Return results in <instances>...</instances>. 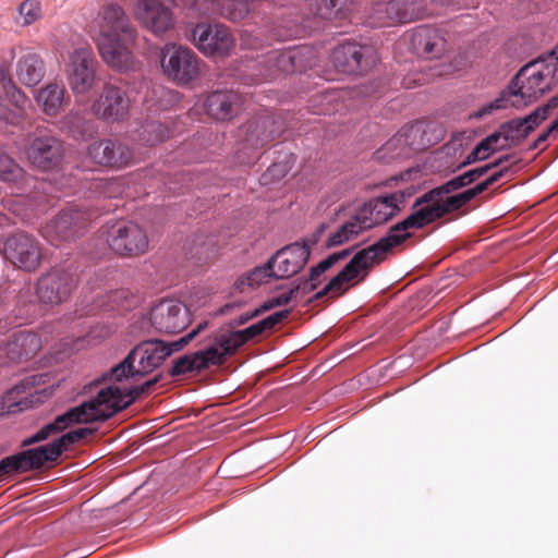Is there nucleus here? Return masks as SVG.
<instances>
[{"label":"nucleus","instance_id":"bb28decb","mask_svg":"<svg viewBox=\"0 0 558 558\" xmlns=\"http://www.w3.org/2000/svg\"><path fill=\"white\" fill-rule=\"evenodd\" d=\"M40 348V339L35 332L20 330L8 342L7 354L11 361L22 362L32 359Z\"/></svg>","mask_w":558,"mask_h":558},{"label":"nucleus","instance_id":"3c124183","mask_svg":"<svg viewBox=\"0 0 558 558\" xmlns=\"http://www.w3.org/2000/svg\"><path fill=\"white\" fill-rule=\"evenodd\" d=\"M524 124L529 128L531 133H533L544 121H546L549 116L545 111V108L538 106L534 110H532L529 114L521 117Z\"/></svg>","mask_w":558,"mask_h":558},{"label":"nucleus","instance_id":"c9c22d12","mask_svg":"<svg viewBox=\"0 0 558 558\" xmlns=\"http://www.w3.org/2000/svg\"><path fill=\"white\" fill-rule=\"evenodd\" d=\"M353 0H316L317 14L323 19H343L351 11Z\"/></svg>","mask_w":558,"mask_h":558},{"label":"nucleus","instance_id":"864d4df0","mask_svg":"<svg viewBox=\"0 0 558 558\" xmlns=\"http://www.w3.org/2000/svg\"><path fill=\"white\" fill-rule=\"evenodd\" d=\"M361 246V243H356L350 247H347L344 250L333 252L329 254L326 258L322 259L320 262L324 264V266L329 270L332 268L340 260H343L348 258L352 253H356L357 247Z\"/></svg>","mask_w":558,"mask_h":558},{"label":"nucleus","instance_id":"e433bc0d","mask_svg":"<svg viewBox=\"0 0 558 558\" xmlns=\"http://www.w3.org/2000/svg\"><path fill=\"white\" fill-rule=\"evenodd\" d=\"M481 193L476 185L469 187L462 192L450 194L445 197V203L438 206L439 213L447 211V216L459 211L465 207L471 201H473Z\"/></svg>","mask_w":558,"mask_h":558},{"label":"nucleus","instance_id":"6e6d98bb","mask_svg":"<svg viewBox=\"0 0 558 558\" xmlns=\"http://www.w3.org/2000/svg\"><path fill=\"white\" fill-rule=\"evenodd\" d=\"M421 172L420 166L409 168L404 171H401L400 173L390 177L388 180L381 183V185L385 186H396L400 182L411 181L417 178L418 173Z\"/></svg>","mask_w":558,"mask_h":558},{"label":"nucleus","instance_id":"b1692460","mask_svg":"<svg viewBox=\"0 0 558 558\" xmlns=\"http://www.w3.org/2000/svg\"><path fill=\"white\" fill-rule=\"evenodd\" d=\"M239 349V344L233 340L231 331H229L228 333L215 336L214 344L203 350H197L196 353H201V365L207 371L210 366L222 365L227 359L234 355Z\"/></svg>","mask_w":558,"mask_h":558},{"label":"nucleus","instance_id":"cd10ccee","mask_svg":"<svg viewBox=\"0 0 558 558\" xmlns=\"http://www.w3.org/2000/svg\"><path fill=\"white\" fill-rule=\"evenodd\" d=\"M372 229V225H365V217L352 216L350 220L342 223L333 233H330L325 241L323 248L331 250L341 246Z\"/></svg>","mask_w":558,"mask_h":558},{"label":"nucleus","instance_id":"c85d7f7f","mask_svg":"<svg viewBox=\"0 0 558 558\" xmlns=\"http://www.w3.org/2000/svg\"><path fill=\"white\" fill-rule=\"evenodd\" d=\"M19 81L29 87L37 85L45 75V65L41 58L36 53L23 56L16 66Z\"/></svg>","mask_w":558,"mask_h":558},{"label":"nucleus","instance_id":"39448f33","mask_svg":"<svg viewBox=\"0 0 558 558\" xmlns=\"http://www.w3.org/2000/svg\"><path fill=\"white\" fill-rule=\"evenodd\" d=\"M65 151V143L50 133L29 134L24 144L27 161L33 168L43 172L59 169Z\"/></svg>","mask_w":558,"mask_h":558},{"label":"nucleus","instance_id":"f3484780","mask_svg":"<svg viewBox=\"0 0 558 558\" xmlns=\"http://www.w3.org/2000/svg\"><path fill=\"white\" fill-rule=\"evenodd\" d=\"M63 452L53 438L49 444L21 450L15 453L22 473L49 470L60 463Z\"/></svg>","mask_w":558,"mask_h":558},{"label":"nucleus","instance_id":"aec40b11","mask_svg":"<svg viewBox=\"0 0 558 558\" xmlns=\"http://www.w3.org/2000/svg\"><path fill=\"white\" fill-rule=\"evenodd\" d=\"M446 39L441 31L432 25L416 27L411 37V45L418 57L433 60L442 56Z\"/></svg>","mask_w":558,"mask_h":558},{"label":"nucleus","instance_id":"c03bdc74","mask_svg":"<svg viewBox=\"0 0 558 558\" xmlns=\"http://www.w3.org/2000/svg\"><path fill=\"white\" fill-rule=\"evenodd\" d=\"M408 146L409 142L407 134L398 133L391 137L383 148L377 151V154L380 151L391 153V158H397L405 155L404 149Z\"/></svg>","mask_w":558,"mask_h":558},{"label":"nucleus","instance_id":"a19ab883","mask_svg":"<svg viewBox=\"0 0 558 558\" xmlns=\"http://www.w3.org/2000/svg\"><path fill=\"white\" fill-rule=\"evenodd\" d=\"M97 429L92 427H80L76 429L69 430L56 437L62 452L69 450L71 446H74L87 436L93 435Z\"/></svg>","mask_w":558,"mask_h":558},{"label":"nucleus","instance_id":"7ed1b4c3","mask_svg":"<svg viewBox=\"0 0 558 558\" xmlns=\"http://www.w3.org/2000/svg\"><path fill=\"white\" fill-rule=\"evenodd\" d=\"M384 257L371 244L364 248L357 250L344 267L333 276L328 283L312 298L306 304H312L332 294V296L343 295L351 287L363 282L371 271L384 262Z\"/></svg>","mask_w":558,"mask_h":558},{"label":"nucleus","instance_id":"4468645a","mask_svg":"<svg viewBox=\"0 0 558 558\" xmlns=\"http://www.w3.org/2000/svg\"><path fill=\"white\" fill-rule=\"evenodd\" d=\"M130 99L126 93L111 84H106L90 110L98 118L109 123L124 120L129 113Z\"/></svg>","mask_w":558,"mask_h":558},{"label":"nucleus","instance_id":"a211bd4d","mask_svg":"<svg viewBox=\"0 0 558 558\" xmlns=\"http://www.w3.org/2000/svg\"><path fill=\"white\" fill-rule=\"evenodd\" d=\"M135 17L156 35H162L174 26V16L168 5L159 0H137Z\"/></svg>","mask_w":558,"mask_h":558},{"label":"nucleus","instance_id":"338daca9","mask_svg":"<svg viewBox=\"0 0 558 558\" xmlns=\"http://www.w3.org/2000/svg\"><path fill=\"white\" fill-rule=\"evenodd\" d=\"M246 279L250 280L248 287L255 288L259 287L264 283H267L270 278H268V275L259 267L256 266L250 271L246 272Z\"/></svg>","mask_w":558,"mask_h":558},{"label":"nucleus","instance_id":"2f4dec72","mask_svg":"<svg viewBox=\"0 0 558 558\" xmlns=\"http://www.w3.org/2000/svg\"><path fill=\"white\" fill-rule=\"evenodd\" d=\"M36 100L46 114L54 116L63 104L64 88L50 83L38 92Z\"/></svg>","mask_w":558,"mask_h":558},{"label":"nucleus","instance_id":"49530a36","mask_svg":"<svg viewBox=\"0 0 558 558\" xmlns=\"http://www.w3.org/2000/svg\"><path fill=\"white\" fill-rule=\"evenodd\" d=\"M105 392V399H107V403H105V408L112 409L120 407L121 412L128 409L129 407H124L126 399L122 392V388L117 385H109L102 388Z\"/></svg>","mask_w":558,"mask_h":558},{"label":"nucleus","instance_id":"f03ea898","mask_svg":"<svg viewBox=\"0 0 558 558\" xmlns=\"http://www.w3.org/2000/svg\"><path fill=\"white\" fill-rule=\"evenodd\" d=\"M446 194L441 185L435 186L418 196L404 219L396 222L372 245L384 257L393 253L413 236L411 230H421L447 217V211L439 213L438 206L445 203Z\"/></svg>","mask_w":558,"mask_h":558},{"label":"nucleus","instance_id":"9d476101","mask_svg":"<svg viewBox=\"0 0 558 558\" xmlns=\"http://www.w3.org/2000/svg\"><path fill=\"white\" fill-rule=\"evenodd\" d=\"M149 322L161 333H180L191 324L190 310L178 300L165 299L153 306Z\"/></svg>","mask_w":558,"mask_h":558},{"label":"nucleus","instance_id":"69168bd1","mask_svg":"<svg viewBox=\"0 0 558 558\" xmlns=\"http://www.w3.org/2000/svg\"><path fill=\"white\" fill-rule=\"evenodd\" d=\"M279 251L277 250L267 260L265 264L260 265L259 267L268 275V278L272 280H282L287 279L286 277H281L282 272L279 270H275V265L280 262Z\"/></svg>","mask_w":558,"mask_h":558},{"label":"nucleus","instance_id":"4c0bfd02","mask_svg":"<svg viewBox=\"0 0 558 558\" xmlns=\"http://www.w3.org/2000/svg\"><path fill=\"white\" fill-rule=\"evenodd\" d=\"M286 305H288V304L286 302V298L283 296V294L268 299L267 301H265L263 304H260L254 311L242 314L238 318H234V319H231L230 322H228L227 327L229 329H234L238 326L245 325L251 319L259 317L260 315H263L264 313H266L272 308L281 307V306H286Z\"/></svg>","mask_w":558,"mask_h":558},{"label":"nucleus","instance_id":"6e6552de","mask_svg":"<svg viewBox=\"0 0 558 558\" xmlns=\"http://www.w3.org/2000/svg\"><path fill=\"white\" fill-rule=\"evenodd\" d=\"M0 252L12 266L26 272L35 271L41 262L38 242L25 232L8 236Z\"/></svg>","mask_w":558,"mask_h":558},{"label":"nucleus","instance_id":"2eb2a0df","mask_svg":"<svg viewBox=\"0 0 558 558\" xmlns=\"http://www.w3.org/2000/svg\"><path fill=\"white\" fill-rule=\"evenodd\" d=\"M96 61L87 48L75 49L69 57L66 65L68 82L75 94L88 92L96 78Z\"/></svg>","mask_w":558,"mask_h":558},{"label":"nucleus","instance_id":"4d7b16f0","mask_svg":"<svg viewBox=\"0 0 558 558\" xmlns=\"http://www.w3.org/2000/svg\"><path fill=\"white\" fill-rule=\"evenodd\" d=\"M374 198L375 202H377V204L384 210H388V213H393V218L397 217L402 210V207L398 204L395 192L385 195H379Z\"/></svg>","mask_w":558,"mask_h":558},{"label":"nucleus","instance_id":"37998d69","mask_svg":"<svg viewBox=\"0 0 558 558\" xmlns=\"http://www.w3.org/2000/svg\"><path fill=\"white\" fill-rule=\"evenodd\" d=\"M24 119V108H9L7 105L0 101V121H3L12 126H21L23 129Z\"/></svg>","mask_w":558,"mask_h":558},{"label":"nucleus","instance_id":"f257e3e1","mask_svg":"<svg viewBox=\"0 0 558 558\" xmlns=\"http://www.w3.org/2000/svg\"><path fill=\"white\" fill-rule=\"evenodd\" d=\"M97 48L102 61L112 70L126 73L134 69V49L138 34L122 7L109 3L100 13Z\"/></svg>","mask_w":558,"mask_h":558},{"label":"nucleus","instance_id":"1a4fd4ad","mask_svg":"<svg viewBox=\"0 0 558 558\" xmlns=\"http://www.w3.org/2000/svg\"><path fill=\"white\" fill-rule=\"evenodd\" d=\"M100 216L101 208L98 205H80L60 211L52 220L51 228L59 239L73 241Z\"/></svg>","mask_w":558,"mask_h":558},{"label":"nucleus","instance_id":"72a5a7b5","mask_svg":"<svg viewBox=\"0 0 558 558\" xmlns=\"http://www.w3.org/2000/svg\"><path fill=\"white\" fill-rule=\"evenodd\" d=\"M354 216H359V218L365 217V225H372V228L393 219V213L384 210L377 202H375V198H371L359 206Z\"/></svg>","mask_w":558,"mask_h":558},{"label":"nucleus","instance_id":"ea45409f","mask_svg":"<svg viewBox=\"0 0 558 558\" xmlns=\"http://www.w3.org/2000/svg\"><path fill=\"white\" fill-rule=\"evenodd\" d=\"M545 70L547 71V76L549 77L548 83L545 86L538 88L536 92H529L527 104L537 102L544 96L553 92L558 85V57L553 64H545Z\"/></svg>","mask_w":558,"mask_h":558},{"label":"nucleus","instance_id":"bf43d9fd","mask_svg":"<svg viewBox=\"0 0 558 558\" xmlns=\"http://www.w3.org/2000/svg\"><path fill=\"white\" fill-rule=\"evenodd\" d=\"M107 402L105 392L100 389L95 397L82 402L80 407L83 409L86 416H90L92 413H95L99 408L105 407Z\"/></svg>","mask_w":558,"mask_h":558},{"label":"nucleus","instance_id":"de8ad7c7","mask_svg":"<svg viewBox=\"0 0 558 558\" xmlns=\"http://www.w3.org/2000/svg\"><path fill=\"white\" fill-rule=\"evenodd\" d=\"M52 395V387L50 388H44L41 390H36L35 392L28 393L26 397L21 398L20 400L15 401L14 404L19 408V410H26L29 408H33L36 404L41 403V399H39V396H44L45 398H49Z\"/></svg>","mask_w":558,"mask_h":558},{"label":"nucleus","instance_id":"5701e85b","mask_svg":"<svg viewBox=\"0 0 558 558\" xmlns=\"http://www.w3.org/2000/svg\"><path fill=\"white\" fill-rule=\"evenodd\" d=\"M376 12L390 21L404 24L422 19L425 9L418 0H389L379 2Z\"/></svg>","mask_w":558,"mask_h":558},{"label":"nucleus","instance_id":"f8f14e48","mask_svg":"<svg viewBox=\"0 0 558 558\" xmlns=\"http://www.w3.org/2000/svg\"><path fill=\"white\" fill-rule=\"evenodd\" d=\"M75 289L73 274L61 268H53L39 277L36 295L40 303L56 306L69 300Z\"/></svg>","mask_w":558,"mask_h":558},{"label":"nucleus","instance_id":"052dcab7","mask_svg":"<svg viewBox=\"0 0 558 558\" xmlns=\"http://www.w3.org/2000/svg\"><path fill=\"white\" fill-rule=\"evenodd\" d=\"M541 68L535 71V74H529L526 76V82L524 93H532L533 90L536 92L539 87V84L547 77V71L545 70L544 64H539Z\"/></svg>","mask_w":558,"mask_h":558},{"label":"nucleus","instance_id":"9b49d317","mask_svg":"<svg viewBox=\"0 0 558 558\" xmlns=\"http://www.w3.org/2000/svg\"><path fill=\"white\" fill-rule=\"evenodd\" d=\"M107 243L120 256H134L144 253L148 239L144 230L136 223L119 221L108 229Z\"/></svg>","mask_w":558,"mask_h":558},{"label":"nucleus","instance_id":"0eeeda50","mask_svg":"<svg viewBox=\"0 0 558 558\" xmlns=\"http://www.w3.org/2000/svg\"><path fill=\"white\" fill-rule=\"evenodd\" d=\"M330 58L337 71L353 75L367 72L378 61L377 52L373 46L354 41L335 47Z\"/></svg>","mask_w":558,"mask_h":558},{"label":"nucleus","instance_id":"09e8293b","mask_svg":"<svg viewBox=\"0 0 558 558\" xmlns=\"http://www.w3.org/2000/svg\"><path fill=\"white\" fill-rule=\"evenodd\" d=\"M19 13L24 17V24L29 25L40 16V4L37 0H25L19 7Z\"/></svg>","mask_w":558,"mask_h":558},{"label":"nucleus","instance_id":"0e129e2a","mask_svg":"<svg viewBox=\"0 0 558 558\" xmlns=\"http://www.w3.org/2000/svg\"><path fill=\"white\" fill-rule=\"evenodd\" d=\"M512 169V166H506L504 168H501L500 170L492 173L489 177H487L485 180L476 183V187L477 190L480 191V193L482 194L483 192H485L489 186L494 185L495 183H497L501 178H504L505 175H507Z\"/></svg>","mask_w":558,"mask_h":558},{"label":"nucleus","instance_id":"13d9d810","mask_svg":"<svg viewBox=\"0 0 558 558\" xmlns=\"http://www.w3.org/2000/svg\"><path fill=\"white\" fill-rule=\"evenodd\" d=\"M227 10L226 17L233 22L243 20L250 12L248 3L244 0L232 2Z\"/></svg>","mask_w":558,"mask_h":558},{"label":"nucleus","instance_id":"79ce46f5","mask_svg":"<svg viewBox=\"0 0 558 558\" xmlns=\"http://www.w3.org/2000/svg\"><path fill=\"white\" fill-rule=\"evenodd\" d=\"M318 288V284L315 282H311L307 277L301 276L293 280L290 284V289L282 293L286 298L287 304H289L292 300L296 299L299 295H306Z\"/></svg>","mask_w":558,"mask_h":558},{"label":"nucleus","instance_id":"20e7f679","mask_svg":"<svg viewBox=\"0 0 558 558\" xmlns=\"http://www.w3.org/2000/svg\"><path fill=\"white\" fill-rule=\"evenodd\" d=\"M187 37L204 56L214 60L229 57L235 46L231 29L221 23H197Z\"/></svg>","mask_w":558,"mask_h":558},{"label":"nucleus","instance_id":"e2e57ef3","mask_svg":"<svg viewBox=\"0 0 558 558\" xmlns=\"http://www.w3.org/2000/svg\"><path fill=\"white\" fill-rule=\"evenodd\" d=\"M14 474H22L15 453L0 460V477Z\"/></svg>","mask_w":558,"mask_h":558},{"label":"nucleus","instance_id":"6ab92c4d","mask_svg":"<svg viewBox=\"0 0 558 558\" xmlns=\"http://www.w3.org/2000/svg\"><path fill=\"white\" fill-rule=\"evenodd\" d=\"M143 378L160 367L171 356L167 341L159 338L146 339L131 349Z\"/></svg>","mask_w":558,"mask_h":558},{"label":"nucleus","instance_id":"423d86ee","mask_svg":"<svg viewBox=\"0 0 558 558\" xmlns=\"http://www.w3.org/2000/svg\"><path fill=\"white\" fill-rule=\"evenodd\" d=\"M163 74L180 86L191 84L199 75V61L195 52L182 45L167 44L160 52Z\"/></svg>","mask_w":558,"mask_h":558},{"label":"nucleus","instance_id":"774afa93","mask_svg":"<svg viewBox=\"0 0 558 558\" xmlns=\"http://www.w3.org/2000/svg\"><path fill=\"white\" fill-rule=\"evenodd\" d=\"M120 412H121L120 407L112 408V409L106 408L105 410H100V408H99L95 413H92V415L88 416V424L105 423Z\"/></svg>","mask_w":558,"mask_h":558},{"label":"nucleus","instance_id":"a878e982","mask_svg":"<svg viewBox=\"0 0 558 558\" xmlns=\"http://www.w3.org/2000/svg\"><path fill=\"white\" fill-rule=\"evenodd\" d=\"M315 64V52L306 46L294 47L281 51L276 57L277 68L286 73H301Z\"/></svg>","mask_w":558,"mask_h":558},{"label":"nucleus","instance_id":"a18cd8bd","mask_svg":"<svg viewBox=\"0 0 558 558\" xmlns=\"http://www.w3.org/2000/svg\"><path fill=\"white\" fill-rule=\"evenodd\" d=\"M493 154L489 149L482 143H477L475 147L471 150V153L461 161L453 172L461 170L470 165H473L478 161L487 160Z\"/></svg>","mask_w":558,"mask_h":558},{"label":"nucleus","instance_id":"5fc2aeb1","mask_svg":"<svg viewBox=\"0 0 558 558\" xmlns=\"http://www.w3.org/2000/svg\"><path fill=\"white\" fill-rule=\"evenodd\" d=\"M46 374L32 375L22 379L19 384H16L12 390L9 391V396L20 395L21 392H25L28 388H34L37 385L45 383Z\"/></svg>","mask_w":558,"mask_h":558},{"label":"nucleus","instance_id":"412c9836","mask_svg":"<svg viewBox=\"0 0 558 558\" xmlns=\"http://www.w3.org/2000/svg\"><path fill=\"white\" fill-rule=\"evenodd\" d=\"M535 62L525 63L511 77L508 85L499 93V96L492 101L496 110L505 109L511 106L515 109L526 108L532 104H527L529 93H524L525 84L522 76L525 75Z\"/></svg>","mask_w":558,"mask_h":558},{"label":"nucleus","instance_id":"473e14b6","mask_svg":"<svg viewBox=\"0 0 558 558\" xmlns=\"http://www.w3.org/2000/svg\"><path fill=\"white\" fill-rule=\"evenodd\" d=\"M135 364L136 361L130 351L121 362L109 368V375L113 376L114 383L122 384L126 380L137 383L143 378V376Z\"/></svg>","mask_w":558,"mask_h":558},{"label":"nucleus","instance_id":"603ef678","mask_svg":"<svg viewBox=\"0 0 558 558\" xmlns=\"http://www.w3.org/2000/svg\"><path fill=\"white\" fill-rule=\"evenodd\" d=\"M145 132L148 134H155L153 138H148L147 142L150 146L157 143L163 142L169 136V130L162 123L151 121L144 126Z\"/></svg>","mask_w":558,"mask_h":558},{"label":"nucleus","instance_id":"dca6fc26","mask_svg":"<svg viewBox=\"0 0 558 558\" xmlns=\"http://www.w3.org/2000/svg\"><path fill=\"white\" fill-rule=\"evenodd\" d=\"M87 157L97 166L107 168H124L133 159L131 148L117 140L102 138L87 146Z\"/></svg>","mask_w":558,"mask_h":558},{"label":"nucleus","instance_id":"ddd939ff","mask_svg":"<svg viewBox=\"0 0 558 558\" xmlns=\"http://www.w3.org/2000/svg\"><path fill=\"white\" fill-rule=\"evenodd\" d=\"M283 132L280 119L270 114L254 116L239 129V137L250 148L259 149Z\"/></svg>","mask_w":558,"mask_h":558},{"label":"nucleus","instance_id":"f704fd0d","mask_svg":"<svg viewBox=\"0 0 558 558\" xmlns=\"http://www.w3.org/2000/svg\"><path fill=\"white\" fill-rule=\"evenodd\" d=\"M26 171L7 153H0V181L7 184H21L25 181Z\"/></svg>","mask_w":558,"mask_h":558},{"label":"nucleus","instance_id":"8fccbe9b","mask_svg":"<svg viewBox=\"0 0 558 558\" xmlns=\"http://www.w3.org/2000/svg\"><path fill=\"white\" fill-rule=\"evenodd\" d=\"M472 184V181L469 177L468 171H464L463 173L456 175L448 180L447 182L442 183L441 186L444 189V192L446 196L460 191L469 185Z\"/></svg>","mask_w":558,"mask_h":558},{"label":"nucleus","instance_id":"58836bf2","mask_svg":"<svg viewBox=\"0 0 558 558\" xmlns=\"http://www.w3.org/2000/svg\"><path fill=\"white\" fill-rule=\"evenodd\" d=\"M274 325L269 318V316L263 318L262 320L248 326L247 328L241 330L231 329V336L233 340L236 341L239 347H243L248 341L253 340L257 336H260L266 330L272 329Z\"/></svg>","mask_w":558,"mask_h":558},{"label":"nucleus","instance_id":"680f3d73","mask_svg":"<svg viewBox=\"0 0 558 558\" xmlns=\"http://www.w3.org/2000/svg\"><path fill=\"white\" fill-rule=\"evenodd\" d=\"M114 185V182L106 179H96L89 182L88 190L100 198H110V189Z\"/></svg>","mask_w":558,"mask_h":558},{"label":"nucleus","instance_id":"393cba45","mask_svg":"<svg viewBox=\"0 0 558 558\" xmlns=\"http://www.w3.org/2000/svg\"><path fill=\"white\" fill-rule=\"evenodd\" d=\"M280 262L278 270L282 272L281 277L287 279L300 274L311 258V250L307 248L301 241L287 244L278 250Z\"/></svg>","mask_w":558,"mask_h":558},{"label":"nucleus","instance_id":"c756f323","mask_svg":"<svg viewBox=\"0 0 558 558\" xmlns=\"http://www.w3.org/2000/svg\"><path fill=\"white\" fill-rule=\"evenodd\" d=\"M201 353H186L171 361L167 374L171 378L184 377L205 372L201 365Z\"/></svg>","mask_w":558,"mask_h":558},{"label":"nucleus","instance_id":"4be33fe9","mask_svg":"<svg viewBox=\"0 0 558 558\" xmlns=\"http://www.w3.org/2000/svg\"><path fill=\"white\" fill-rule=\"evenodd\" d=\"M240 106V96L233 90H215L204 101L206 113L219 122L230 121L236 117Z\"/></svg>","mask_w":558,"mask_h":558},{"label":"nucleus","instance_id":"7c9ffc66","mask_svg":"<svg viewBox=\"0 0 558 558\" xmlns=\"http://www.w3.org/2000/svg\"><path fill=\"white\" fill-rule=\"evenodd\" d=\"M500 129L505 132V143L499 149L517 147L532 134L521 117L500 123Z\"/></svg>","mask_w":558,"mask_h":558}]
</instances>
